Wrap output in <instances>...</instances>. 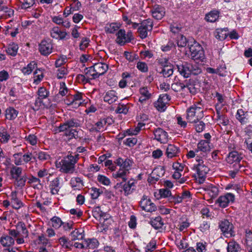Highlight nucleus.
Instances as JSON below:
<instances>
[{"mask_svg":"<svg viewBox=\"0 0 252 252\" xmlns=\"http://www.w3.org/2000/svg\"><path fill=\"white\" fill-rule=\"evenodd\" d=\"M79 126V121L76 119L72 118L60 124L58 129L60 132H64V135L68 137L69 139L73 138L77 139H80V137L78 136V132L73 128Z\"/></svg>","mask_w":252,"mask_h":252,"instance_id":"f257e3e1","label":"nucleus"},{"mask_svg":"<svg viewBox=\"0 0 252 252\" xmlns=\"http://www.w3.org/2000/svg\"><path fill=\"white\" fill-rule=\"evenodd\" d=\"M114 163L120 166L118 171L113 173V177L117 179H122L123 182H126L127 179V176L129 173V170L132 165V161L127 158L123 159L121 158H117Z\"/></svg>","mask_w":252,"mask_h":252,"instance_id":"f03ea898","label":"nucleus"},{"mask_svg":"<svg viewBox=\"0 0 252 252\" xmlns=\"http://www.w3.org/2000/svg\"><path fill=\"white\" fill-rule=\"evenodd\" d=\"M79 159V155L70 154L65 157L59 162L60 171L64 173L71 174L75 171V164Z\"/></svg>","mask_w":252,"mask_h":252,"instance_id":"7ed1b4c3","label":"nucleus"},{"mask_svg":"<svg viewBox=\"0 0 252 252\" xmlns=\"http://www.w3.org/2000/svg\"><path fill=\"white\" fill-rule=\"evenodd\" d=\"M200 105V103L194 104L187 109L186 119L188 122L196 124L203 118V111Z\"/></svg>","mask_w":252,"mask_h":252,"instance_id":"20e7f679","label":"nucleus"},{"mask_svg":"<svg viewBox=\"0 0 252 252\" xmlns=\"http://www.w3.org/2000/svg\"><path fill=\"white\" fill-rule=\"evenodd\" d=\"M193 168L196 170L195 180L199 184H203L206 179V175L210 171L208 162L202 161V163L196 162L194 164Z\"/></svg>","mask_w":252,"mask_h":252,"instance_id":"39448f33","label":"nucleus"},{"mask_svg":"<svg viewBox=\"0 0 252 252\" xmlns=\"http://www.w3.org/2000/svg\"><path fill=\"white\" fill-rule=\"evenodd\" d=\"M191 58L197 62H203L205 60L204 52L203 48L198 43L195 42L189 47Z\"/></svg>","mask_w":252,"mask_h":252,"instance_id":"423d86ee","label":"nucleus"},{"mask_svg":"<svg viewBox=\"0 0 252 252\" xmlns=\"http://www.w3.org/2000/svg\"><path fill=\"white\" fill-rule=\"evenodd\" d=\"M153 27V20L147 19L143 20L138 27L137 32L141 39H144L148 36V33L151 32Z\"/></svg>","mask_w":252,"mask_h":252,"instance_id":"0eeeda50","label":"nucleus"},{"mask_svg":"<svg viewBox=\"0 0 252 252\" xmlns=\"http://www.w3.org/2000/svg\"><path fill=\"white\" fill-rule=\"evenodd\" d=\"M116 35L117 36L115 40L116 43L121 46L130 42L133 39L132 32L128 31L126 33L124 29H120L116 33Z\"/></svg>","mask_w":252,"mask_h":252,"instance_id":"6e6552de","label":"nucleus"},{"mask_svg":"<svg viewBox=\"0 0 252 252\" xmlns=\"http://www.w3.org/2000/svg\"><path fill=\"white\" fill-rule=\"evenodd\" d=\"M242 159L243 156L241 153H239L236 151H233L228 154L226 158V160L229 164H232L235 162V166H238L239 168H241L245 166L244 161L242 162V163H240Z\"/></svg>","mask_w":252,"mask_h":252,"instance_id":"1a4fd4ad","label":"nucleus"},{"mask_svg":"<svg viewBox=\"0 0 252 252\" xmlns=\"http://www.w3.org/2000/svg\"><path fill=\"white\" fill-rule=\"evenodd\" d=\"M85 96L82 93L77 92L74 95H71L68 97V105H71L73 108H77L84 103V97Z\"/></svg>","mask_w":252,"mask_h":252,"instance_id":"9d476101","label":"nucleus"},{"mask_svg":"<svg viewBox=\"0 0 252 252\" xmlns=\"http://www.w3.org/2000/svg\"><path fill=\"white\" fill-rule=\"evenodd\" d=\"M139 205L141 209L146 212H152L157 209L156 206L151 202V199L146 195H144L140 202Z\"/></svg>","mask_w":252,"mask_h":252,"instance_id":"9b49d317","label":"nucleus"},{"mask_svg":"<svg viewBox=\"0 0 252 252\" xmlns=\"http://www.w3.org/2000/svg\"><path fill=\"white\" fill-rule=\"evenodd\" d=\"M208 154L200 151L195 149L194 150L189 151L187 154L188 158H195L196 162L202 163V161H206L205 160L208 158Z\"/></svg>","mask_w":252,"mask_h":252,"instance_id":"f8f14e48","label":"nucleus"},{"mask_svg":"<svg viewBox=\"0 0 252 252\" xmlns=\"http://www.w3.org/2000/svg\"><path fill=\"white\" fill-rule=\"evenodd\" d=\"M220 228L223 235L226 237H230L234 235L233 231V224L227 220H223L220 222Z\"/></svg>","mask_w":252,"mask_h":252,"instance_id":"ddd939ff","label":"nucleus"},{"mask_svg":"<svg viewBox=\"0 0 252 252\" xmlns=\"http://www.w3.org/2000/svg\"><path fill=\"white\" fill-rule=\"evenodd\" d=\"M170 100V97L166 94L160 95L158 100L154 103V106L160 112L164 111L166 108V104Z\"/></svg>","mask_w":252,"mask_h":252,"instance_id":"4468645a","label":"nucleus"},{"mask_svg":"<svg viewBox=\"0 0 252 252\" xmlns=\"http://www.w3.org/2000/svg\"><path fill=\"white\" fill-rule=\"evenodd\" d=\"M39 51L41 55L47 56L51 54L53 50V45L51 41L48 39H44L39 44Z\"/></svg>","mask_w":252,"mask_h":252,"instance_id":"2eb2a0df","label":"nucleus"},{"mask_svg":"<svg viewBox=\"0 0 252 252\" xmlns=\"http://www.w3.org/2000/svg\"><path fill=\"white\" fill-rule=\"evenodd\" d=\"M234 200V195L231 193H227L224 195L220 196L217 202L220 207L225 208L229 203H233Z\"/></svg>","mask_w":252,"mask_h":252,"instance_id":"dca6fc26","label":"nucleus"},{"mask_svg":"<svg viewBox=\"0 0 252 252\" xmlns=\"http://www.w3.org/2000/svg\"><path fill=\"white\" fill-rule=\"evenodd\" d=\"M180 74L184 78H189L190 76V70H189L190 63L187 62L180 63L176 64Z\"/></svg>","mask_w":252,"mask_h":252,"instance_id":"f3484780","label":"nucleus"},{"mask_svg":"<svg viewBox=\"0 0 252 252\" xmlns=\"http://www.w3.org/2000/svg\"><path fill=\"white\" fill-rule=\"evenodd\" d=\"M155 139L161 143H164L168 140V133L161 128H158L154 131Z\"/></svg>","mask_w":252,"mask_h":252,"instance_id":"a211bd4d","label":"nucleus"},{"mask_svg":"<svg viewBox=\"0 0 252 252\" xmlns=\"http://www.w3.org/2000/svg\"><path fill=\"white\" fill-rule=\"evenodd\" d=\"M92 67L98 78L104 74L108 69V64L102 63H96Z\"/></svg>","mask_w":252,"mask_h":252,"instance_id":"6ab92c4d","label":"nucleus"},{"mask_svg":"<svg viewBox=\"0 0 252 252\" xmlns=\"http://www.w3.org/2000/svg\"><path fill=\"white\" fill-rule=\"evenodd\" d=\"M165 13V9L160 5H155L152 10L153 17L157 20L161 19Z\"/></svg>","mask_w":252,"mask_h":252,"instance_id":"aec40b11","label":"nucleus"},{"mask_svg":"<svg viewBox=\"0 0 252 252\" xmlns=\"http://www.w3.org/2000/svg\"><path fill=\"white\" fill-rule=\"evenodd\" d=\"M50 35L53 38L63 39L67 33L65 31H61L58 27H55L51 29Z\"/></svg>","mask_w":252,"mask_h":252,"instance_id":"412c9836","label":"nucleus"},{"mask_svg":"<svg viewBox=\"0 0 252 252\" xmlns=\"http://www.w3.org/2000/svg\"><path fill=\"white\" fill-rule=\"evenodd\" d=\"M180 150L178 147L173 144H169L166 150V154L168 158H172L178 156Z\"/></svg>","mask_w":252,"mask_h":252,"instance_id":"4be33fe9","label":"nucleus"},{"mask_svg":"<svg viewBox=\"0 0 252 252\" xmlns=\"http://www.w3.org/2000/svg\"><path fill=\"white\" fill-rule=\"evenodd\" d=\"M103 98L104 101L109 104L117 101L118 99L117 94L114 90H110L106 92Z\"/></svg>","mask_w":252,"mask_h":252,"instance_id":"5701e85b","label":"nucleus"},{"mask_svg":"<svg viewBox=\"0 0 252 252\" xmlns=\"http://www.w3.org/2000/svg\"><path fill=\"white\" fill-rule=\"evenodd\" d=\"M136 183L135 180L130 179L123 185V190L125 195L130 194L133 192L135 189Z\"/></svg>","mask_w":252,"mask_h":252,"instance_id":"b1692460","label":"nucleus"},{"mask_svg":"<svg viewBox=\"0 0 252 252\" xmlns=\"http://www.w3.org/2000/svg\"><path fill=\"white\" fill-rule=\"evenodd\" d=\"M121 26V25L117 23L107 24L104 27V30L107 33L113 34L120 30Z\"/></svg>","mask_w":252,"mask_h":252,"instance_id":"393cba45","label":"nucleus"},{"mask_svg":"<svg viewBox=\"0 0 252 252\" xmlns=\"http://www.w3.org/2000/svg\"><path fill=\"white\" fill-rule=\"evenodd\" d=\"M209 144L210 142L208 140H202L197 144L196 149L209 154L211 152Z\"/></svg>","mask_w":252,"mask_h":252,"instance_id":"a878e982","label":"nucleus"},{"mask_svg":"<svg viewBox=\"0 0 252 252\" xmlns=\"http://www.w3.org/2000/svg\"><path fill=\"white\" fill-rule=\"evenodd\" d=\"M49 188L52 194H58L60 189L59 178H56L51 181L49 185Z\"/></svg>","mask_w":252,"mask_h":252,"instance_id":"bb28decb","label":"nucleus"},{"mask_svg":"<svg viewBox=\"0 0 252 252\" xmlns=\"http://www.w3.org/2000/svg\"><path fill=\"white\" fill-rule=\"evenodd\" d=\"M12 9L6 6H1L0 8V19H7L13 15Z\"/></svg>","mask_w":252,"mask_h":252,"instance_id":"cd10ccee","label":"nucleus"},{"mask_svg":"<svg viewBox=\"0 0 252 252\" xmlns=\"http://www.w3.org/2000/svg\"><path fill=\"white\" fill-rule=\"evenodd\" d=\"M185 89H184V92L188 93V91H186V89H188L189 93L192 94H195L198 91V89L195 87L193 81L189 80L188 82L185 84Z\"/></svg>","mask_w":252,"mask_h":252,"instance_id":"c85d7f7f","label":"nucleus"},{"mask_svg":"<svg viewBox=\"0 0 252 252\" xmlns=\"http://www.w3.org/2000/svg\"><path fill=\"white\" fill-rule=\"evenodd\" d=\"M150 223L156 229L161 228L164 224L162 219L160 216L151 219Z\"/></svg>","mask_w":252,"mask_h":252,"instance_id":"c756f323","label":"nucleus"},{"mask_svg":"<svg viewBox=\"0 0 252 252\" xmlns=\"http://www.w3.org/2000/svg\"><path fill=\"white\" fill-rule=\"evenodd\" d=\"M227 252H240L241 248L239 244L234 241H231L228 243Z\"/></svg>","mask_w":252,"mask_h":252,"instance_id":"7c9ffc66","label":"nucleus"},{"mask_svg":"<svg viewBox=\"0 0 252 252\" xmlns=\"http://www.w3.org/2000/svg\"><path fill=\"white\" fill-rule=\"evenodd\" d=\"M70 237L72 241L81 240L84 237V230L81 229H75L70 233Z\"/></svg>","mask_w":252,"mask_h":252,"instance_id":"2f4dec72","label":"nucleus"},{"mask_svg":"<svg viewBox=\"0 0 252 252\" xmlns=\"http://www.w3.org/2000/svg\"><path fill=\"white\" fill-rule=\"evenodd\" d=\"M217 120L223 126H226L229 124V121L227 117L222 114L220 111L217 110L216 112Z\"/></svg>","mask_w":252,"mask_h":252,"instance_id":"473e14b6","label":"nucleus"},{"mask_svg":"<svg viewBox=\"0 0 252 252\" xmlns=\"http://www.w3.org/2000/svg\"><path fill=\"white\" fill-rule=\"evenodd\" d=\"M219 12L217 10H213L206 15L205 19L208 22H215L219 18Z\"/></svg>","mask_w":252,"mask_h":252,"instance_id":"72a5a7b5","label":"nucleus"},{"mask_svg":"<svg viewBox=\"0 0 252 252\" xmlns=\"http://www.w3.org/2000/svg\"><path fill=\"white\" fill-rule=\"evenodd\" d=\"M10 137V136L7 133L6 129L2 126H0V142L2 143H6Z\"/></svg>","mask_w":252,"mask_h":252,"instance_id":"f704fd0d","label":"nucleus"},{"mask_svg":"<svg viewBox=\"0 0 252 252\" xmlns=\"http://www.w3.org/2000/svg\"><path fill=\"white\" fill-rule=\"evenodd\" d=\"M0 243L4 247H10L14 243V239L10 236H4L1 237Z\"/></svg>","mask_w":252,"mask_h":252,"instance_id":"c9c22d12","label":"nucleus"},{"mask_svg":"<svg viewBox=\"0 0 252 252\" xmlns=\"http://www.w3.org/2000/svg\"><path fill=\"white\" fill-rule=\"evenodd\" d=\"M22 169L21 167H17L12 165L10 169V175L13 179H17V178L20 177L22 174Z\"/></svg>","mask_w":252,"mask_h":252,"instance_id":"e433bc0d","label":"nucleus"},{"mask_svg":"<svg viewBox=\"0 0 252 252\" xmlns=\"http://www.w3.org/2000/svg\"><path fill=\"white\" fill-rule=\"evenodd\" d=\"M85 243L86 249H94L96 248L99 245L98 241L95 238L87 239L85 240Z\"/></svg>","mask_w":252,"mask_h":252,"instance_id":"4c0bfd02","label":"nucleus"},{"mask_svg":"<svg viewBox=\"0 0 252 252\" xmlns=\"http://www.w3.org/2000/svg\"><path fill=\"white\" fill-rule=\"evenodd\" d=\"M159 73L162 74L163 76L165 78H167L171 76L173 73V68L171 65H164L159 72Z\"/></svg>","mask_w":252,"mask_h":252,"instance_id":"58836bf2","label":"nucleus"},{"mask_svg":"<svg viewBox=\"0 0 252 252\" xmlns=\"http://www.w3.org/2000/svg\"><path fill=\"white\" fill-rule=\"evenodd\" d=\"M158 169H155L148 178V182L150 184H154L159 180L160 175H158Z\"/></svg>","mask_w":252,"mask_h":252,"instance_id":"ea45409f","label":"nucleus"},{"mask_svg":"<svg viewBox=\"0 0 252 252\" xmlns=\"http://www.w3.org/2000/svg\"><path fill=\"white\" fill-rule=\"evenodd\" d=\"M84 73L86 76V78L88 79L89 82H90V80L95 79L98 78L93 69L92 66L86 68L84 69Z\"/></svg>","mask_w":252,"mask_h":252,"instance_id":"a19ab883","label":"nucleus"},{"mask_svg":"<svg viewBox=\"0 0 252 252\" xmlns=\"http://www.w3.org/2000/svg\"><path fill=\"white\" fill-rule=\"evenodd\" d=\"M18 114V112L12 107H9L5 110V117L8 120L14 119Z\"/></svg>","mask_w":252,"mask_h":252,"instance_id":"79ce46f5","label":"nucleus"},{"mask_svg":"<svg viewBox=\"0 0 252 252\" xmlns=\"http://www.w3.org/2000/svg\"><path fill=\"white\" fill-rule=\"evenodd\" d=\"M36 65L37 64L34 62H32L29 63L27 66L24 67L22 69V72L25 75H29L37 67Z\"/></svg>","mask_w":252,"mask_h":252,"instance_id":"37998d69","label":"nucleus"},{"mask_svg":"<svg viewBox=\"0 0 252 252\" xmlns=\"http://www.w3.org/2000/svg\"><path fill=\"white\" fill-rule=\"evenodd\" d=\"M18 49V45L14 43H12L8 45L7 49H6V52L9 55L15 56L17 53Z\"/></svg>","mask_w":252,"mask_h":252,"instance_id":"c03bdc74","label":"nucleus"},{"mask_svg":"<svg viewBox=\"0 0 252 252\" xmlns=\"http://www.w3.org/2000/svg\"><path fill=\"white\" fill-rule=\"evenodd\" d=\"M245 244L247 248L252 247V232L250 230L245 231Z\"/></svg>","mask_w":252,"mask_h":252,"instance_id":"a18cd8bd","label":"nucleus"},{"mask_svg":"<svg viewBox=\"0 0 252 252\" xmlns=\"http://www.w3.org/2000/svg\"><path fill=\"white\" fill-rule=\"evenodd\" d=\"M22 163H28L30 162L32 159L36 160V158L31 152H27L24 155L22 154Z\"/></svg>","mask_w":252,"mask_h":252,"instance_id":"49530a36","label":"nucleus"},{"mask_svg":"<svg viewBox=\"0 0 252 252\" xmlns=\"http://www.w3.org/2000/svg\"><path fill=\"white\" fill-rule=\"evenodd\" d=\"M52 226L55 229L59 228L63 224V221L60 218L54 216L51 219Z\"/></svg>","mask_w":252,"mask_h":252,"instance_id":"de8ad7c7","label":"nucleus"},{"mask_svg":"<svg viewBox=\"0 0 252 252\" xmlns=\"http://www.w3.org/2000/svg\"><path fill=\"white\" fill-rule=\"evenodd\" d=\"M43 78V74L40 70H36L33 73V83L38 84Z\"/></svg>","mask_w":252,"mask_h":252,"instance_id":"09e8293b","label":"nucleus"},{"mask_svg":"<svg viewBox=\"0 0 252 252\" xmlns=\"http://www.w3.org/2000/svg\"><path fill=\"white\" fill-rule=\"evenodd\" d=\"M185 84L181 82L174 83L171 85V88L175 92H184Z\"/></svg>","mask_w":252,"mask_h":252,"instance_id":"8fccbe9b","label":"nucleus"},{"mask_svg":"<svg viewBox=\"0 0 252 252\" xmlns=\"http://www.w3.org/2000/svg\"><path fill=\"white\" fill-rule=\"evenodd\" d=\"M17 229L22 232L23 237H27L28 236V231L26 228V225L24 223L20 222L17 226Z\"/></svg>","mask_w":252,"mask_h":252,"instance_id":"3c124183","label":"nucleus"},{"mask_svg":"<svg viewBox=\"0 0 252 252\" xmlns=\"http://www.w3.org/2000/svg\"><path fill=\"white\" fill-rule=\"evenodd\" d=\"M106 120L104 119L100 120L95 124V126H97V127H93L92 128V131H95L97 132L100 131V130L106 125Z\"/></svg>","mask_w":252,"mask_h":252,"instance_id":"603ef678","label":"nucleus"},{"mask_svg":"<svg viewBox=\"0 0 252 252\" xmlns=\"http://www.w3.org/2000/svg\"><path fill=\"white\" fill-rule=\"evenodd\" d=\"M49 92L44 87H40L38 90V98L41 99H45L49 96Z\"/></svg>","mask_w":252,"mask_h":252,"instance_id":"864d4df0","label":"nucleus"},{"mask_svg":"<svg viewBox=\"0 0 252 252\" xmlns=\"http://www.w3.org/2000/svg\"><path fill=\"white\" fill-rule=\"evenodd\" d=\"M144 125H145L142 123H139L137 126L134 129H129L127 130L126 133L129 135H136L140 131L141 127L144 126Z\"/></svg>","mask_w":252,"mask_h":252,"instance_id":"5fc2aeb1","label":"nucleus"},{"mask_svg":"<svg viewBox=\"0 0 252 252\" xmlns=\"http://www.w3.org/2000/svg\"><path fill=\"white\" fill-rule=\"evenodd\" d=\"M245 113L243 109H238L236 114V118L241 124H245L247 122V119L245 118Z\"/></svg>","mask_w":252,"mask_h":252,"instance_id":"6e6d98bb","label":"nucleus"},{"mask_svg":"<svg viewBox=\"0 0 252 252\" xmlns=\"http://www.w3.org/2000/svg\"><path fill=\"white\" fill-rule=\"evenodd\" d=\"M124 55L125 58L129 62H133L134 60L138 59V56L135 53L132 52H125Z\"/></svg>","mask_w":252,"mask_h":252,"instance_id":"4d7b16f0","label":"nucleus"},{"mask_svg":"<svg viewBox=\"0 0 252 252\" xmlns=\"http://www.w3.org/2000/svg\"><path fill=\"white\" fill-rule=\"evenodd\" d=\"M68 70L65 67L59 68L57 70V78L59 79L64 78L67 74Z\"/></svg>","mask_w":252,"mask_h":252,"instance_id":"13d9d810","label":"nucleus"},{"mask_svg":"<svg viewBox=\"0 0 252 252\" xmlns=\"http://www.w3.org/2000/svg\"><path fill=\"white\" fill-rule=\"evenodd\" d=\"M97 180L99 183L105 186H108L111 183L107 177L102 175H98L97 177Z\"/></svg>","mask_w":252,"mask_h":252,"instance_id":"bf43d9fd","label":"nucleus"},{"mask_svg":"<svg viewBox=\"0 0 252 252\" xmlns=\"http://www.w3.org/2000/svg\"><path fill=\"white\" fill-rule=\"evenodd\" d=\"M28 183L32 184L34 188H38V186H41L40 179L34 176H32L29 179Z\"/></svg>","mask_w":252,"mask_h":252,"instance_id":"052dcab7","label":"nucleus"},{"mask_svg":"<svg viewBox=\"0 0 252 252\" xmlns=\"http://www.w3.org/2000/svg\"><path fill=\"white\" fill-rule=\"evenodd\" d=\"M102 193V191L99 189L96 188H92L91 189V195L92 198L94 199H97L99 195Z\"/></svg>","mask_w":252,"mask_h":252,"instance_id":"680f3d73","label":"nucleus"},{"mask_svg":"<svg viewBox=\"0 0 252 252\" xmlns=\"http://www.w3.org/2000/svg\"><path fill=\"white\" fill-rule=\"evenodd\" d=\"M137 68L142 72L148 71V67L146 63L142 62H138L136 64Z\"/></svg>","mask_w":252,"mask_h":252,"instance_id":"e2e57ef3","label":"nucleus"},{"mask_svg":"<svg viewBox=\"0 0 252 252\" xmlns=\"http://www.w3.org/2000/svg\"><path fill=\"white\" fill-rule=\"evenodd\" d=\"M139 93L141 95L147 98H151L152 96L151 93L150 92L149 89L147 87H144L140 88Z\"/></svg>","mask_w":252,"mask_h":252,"instance_id":"0e129e2a","label":"nucleus"},{"mask_svg":"<svg viewBox=\"0 0 252 252\" xmlns=\"http://www.w3.org/2000/svg\"><path fill=\"white\" fill-rule=\"evenodd\" d=\"M189 70H190V75L191 74L196 75L201 73L202 70L200 67L196 65L190 64Z\"/></svg>","mask_w":252,"mask_h":252,"instance_id":"69168bd1","label":"nucleus"},{"mask_svg":"<svg viewBox=\"0 0 252 252\" xmlns=\"http://www.w3.org/2000/svg\"><path fill=\"white\" fill-rule=\"evenodd\" d=\"M26 140L32 145H35L37 142V138L34 134H30L25 137Z\"/></svg>","mask_w":252,"mask_h":252,"instance_id":"338daca9","label":"nucleus"},{"mask_svg":"<svg viewBox=\"0 0 252 252\" xmlns=\"http://www.w3.org/2000/svg\"><path fill=\"white\" fill-rule=\"evenodd\" d=\"M156 247L157 245L155 241H151L146 246L145 251L146 252H152L156 249Z\"/></svg>","mask_w":252,"mask_h":252,"instance_id":"774afa93","label":"nucleus"}]
</instances>
